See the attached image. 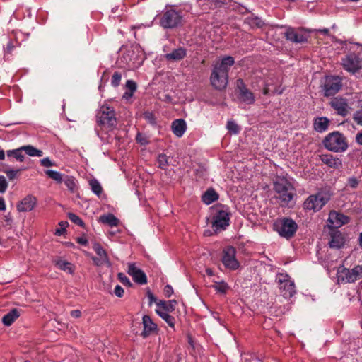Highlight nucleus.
I'll return each instance as SVG.
<instances>
[{
  "mask_svg": "<svg viewBox=\"0 0 362 362\" xmlns=\"http://www.w3.org/2000/svg\"><path fill=\"white\" fill-rule=\"evenodd\" d=\"M21 171L20 169L17 170H5V173L6 174L8 178L10 180H13L17 175V174Z\"/></svg>",
  "mask_w": 362,
  "mask_h": 362,
  "instance_id": "obj_49",
  "label": "nucleus"
},
{
  "mask_svg": "<svg viewBox=\"0 0 362 362\" xmlns=\"http://www.w3.org/2000/svg\"><path fill=\"white\" fill-rule=\"evenodd\" d=\"M114 293L116 296L122 298L124 296V291L122 286L117 285L114 289Z\"/></svg>",
  "mask_w": 362,
  "mask_h": 362,
  "instance_id": "obj_51",
  "label": "nucleus"
},
{
  "mask_svg": "<svg viewBox=\"0 0 362 362\" xmlns=\"http://www.w3.org/2000/svg\"><path fill=\"white\" fill-rule=\"evenodd\" d=\"M6 210V204L4 198L0 197V211Z\"/></svg>",
  "mask_w": 362,
  "mask_h": 362,
  "instance_id": "obj_62",
  "label": "nucleus"
},
{
  "mask_svg": "<svg viewBox=\"0 0 362 362\" xmlns=\"http://www.w3.org/2000/svg\"><path fill=\"white\" fill-rule=\"evenodd\" d=\"M337 276L338 282L354 283L362 276V265H357L351 269L340 266L337 269Z\"/></svg>",
  "mask_w": 362,
  "mask_h": 362,
  "instance_id": "obj_7",
  "label": "nucleus"
},
{
  "mask_svg": "<svg viewBox=\"0 0 362 362\" xmlns=\"http://www.w3.org/2000/svg\"><path fill=\"white\" fill-rule=\"evenodd\" d=\"M146 296L149 299V304L150 305H151L154 302L157 303L156 297L154 296V295L153 294V293L151 291V290L149 288H148L147 291H146Z\"/></svg>",
  "mask_w": 362,
  "mask_h": 362,
  "instance_id": "obj_56",
  "label": "nucleus"
},
{
  "mask_svg": "<svg viewBox=\"0 0 362 362\" xmlns=\"http://www.w3.org/2000/svg\"><path fill=\"white\" fill-rule=\"evenodd\" d=\"M127 273L136 284L141 285L147 284L148 280L146 274L141 269L138 268L135 263H129L128 264Z\"/></svg>",
  "mask_w": 362,
  "mask_h": 362,
  "instance_id": "obj_16",
  "label": "nucleus"
},
{
  "mask_svg": "<svg viewBox=\"0 0 362 362\" xmlns=\"http://www.w3.org/2000/svg\"><path fill=\"white\" fill-rule=\"evenodd\" d=\"M251 21L252 24L256 25L257 28H262L264 24L262 20L258 17L252 18Z\"/></svg>",
  "mask_w": 362,
  "mask_h": 362,
  "instance_id": "obj_54",
  "label": "nucleus"
},
{
  "mask_svg": "<svg viewBox=\"0 0 362 362\" xmlns=\"http://www.w3.org/2000/svg\"><path fill=\"white\" fill-rule=\"evenodd\" d=\"M100 221L103 223L107 224L111 227L117 226L119 223V219L112 214H108L101 216L100 217Z\"/></svg>",
  "mask_w": 362,
  "mask_h": 362,
  "instance_id": "obj_31",
  "label": "nucleus"
},
{
  "mask_svg": "<svg viewBox=\"0 0 362 362\" xmlns=\"http://www.w3.org/2000/svg\"><path fill=\"white\" fill-rule=\"evenodd\" d=\"M117 279L125 286L129 287V288L132 286V282L130 281L129 278L124 273H122V272L118 273Z\"/></svg>",
  "mask_w": 362,
  "mask_h": 362,
  "instance_id": "obj_43",
  "label": "nucleus"
},
{
  "mask_svg": "<svg viewBox=\"0 0 362 362\" xmlns=\"http://www.w3.org/2000/svg\"><path fill=\"white\" fill-rule=\"evenodd\" d=\"M356 142L359 145H362V130L356 134Z\"/></svg>",
  "mask_w": 362,
  "mask_h": 362,
  "instance_id": "obj_61",
  "label": "nucleus"
},
{
  "mask_svg": "<svg viewBox=\"0 0 362 362\" xmlns=\"http://www.w3.org/2000/svg\"><path fill=\"white\" fill-rule=\"evenodd\" d=\"M341 64L345 71L355 74L362 69V57L358 53L350 52L341 59Z\"/></svg>",
  "mask_w": 362,
  "mask_h": 362,
  "instance_id": "obj_10",
  "label": "nucleus"
},
{
  "mask_svg": "<svg viewBox=\"0 0 362 362\" xmlns=\"http://www.w3.org/2000/svg\"><path fill=\"white\" fill-rule=\"evenodd\" d=\"M126 86L131 91L130 95L136 90V83L132 80H128L126 83Z\"/></svg>",
  "mask_w": 362,
  "mask_h": 362,
  "instance_id": "obj_50",
  "label": "nucleus"
},
{
  "mask_svg": "<svg viewBox=\"0 0 362 362\" xmlns=\"http://www.w3.org/2000/svg\"><path fill=\"white\" fill-rule=\"evenodd\" d=\"M23 150L30 156L41 157L43 155V152L31 145L23 146Z\"/></svg>",
  "mask_w": 362,
  "mask_h": 362,
  "instance_id": "obj_35",
  "label": "nucleus"
},
{
  "mask_svg": "<svg viewBox=\"0 0 362 362\" xmlns=\"http://www.w3.org/2000/svg\"><path fill=\"white\" fill-rule=\"evenodd\" d=\"M274 190L276 193L275 198L282 207L288 206L295 195L293 185L286 179L275 181Z\"/></svg>",
  "mask_w": 362,
  "mask_h": 362,
  "instance_id": "obj_2",
  "label": "nucleus"
},
{
  "mask_svg": "<svg viewBox=\"0 0 362 362\" xmlns=\"http://www.w3.org/2000/svg\"><path fill=\"white\" fill-rule=\"evenodd\" d=\"M359 185V180L356 177H350L347 180L346 187H350L352 189H356Z\"/></svg>",
  "mask_w": 362,
  "mask_h": 362,
  "instance_id": "obj_45",
  "label": "nucleus"
},
{
  "mask_svg": "<svg viewBox=\"0 0 362 362\" xmlns=\"http://www.w3.org/2000/svg\"><path fill=\"white\" fill-rule=\"evenodd\" d=\"M122 79V74L119 71H115L112 76L111 85L114 87H117Z\"/></svg>",
  "mask_w": 362,
  "mask_h": 362,
  "instance_id": "obj_44",
  "label": "nucleus"
},
{
  "mask_svg": "<svg viewBox=\"0 0 362 362\" xmlns=\"http://www.w3.org/2000/svg\"><path fill=\"white\" fill-rule=\"evenodd\" d=\"M285 37L286 40L296 43H302L308 40V37L305 35L300 32L296 31L292 28H288L286 33Z\"/></svg>",
  "mask_w": 362,
  "mask_h": 362,
  "instance_id": "obj_21",
  "label": "nucleus"
},
{
  "mask_svg": "<svg viewBox=\"0 0 362 362\" xmlns=\"http://www.w3.org/2000/svg\"><path fill=\"white\" fill-rule=\"evenodd\" d=\"M276 281L279 285L281 296L285 298H290L295 295V284L287 274H277Z\"/></svg>",
  "mask_w": 362,
  "mask_h": 362,
  "instance_id": "obj_9",
  "label": "nucleus"
},
{
  "mask_svg": "<svg viewBox=\"0 0 362 362\" xmlns=\"http://www.w3.org/2000/svg\"><path fill=\"white\" fill-rule=\"evenodd\" d=\"M136 141L138 144L146 146L149 144L148 138L141 132H138L136 136Z\"/></svg>",
  "mask_w": 362,
  "mask_h": 362,
  "instance_id": "obj_47",
  "label": "nucleus"
},
{
  "mask_svg": "<svg viewBox=\"0 0 362 362\" xmlns=\"http://www.w3.org/2000/svg\"><path fill=\"white\" fill-rule=\"evenodd\" d=\"M54 264L59 269L64 272H67L71 274H72L74 272V267L71 262H69L67 261L58 259L54 262Z\"/></svg>",
  "mask_w": 362,
  "mask_h": 362,
  "instance_id": "obj_32",
  "label": "nucleus"
},
{
  "mask_svg": "<svg viewBox=\"0 0 362 362\" xmlns=\"http://www.w3.org/2000/svg\"><path fill=\"white\" fill-rule=\"evenodd\" d=\"M322 144L327 150L334 153L345 152L349 148L347 138L339 131L329 133Z\"/></svg>",
  "mask_w": 362,
  "mask_h": 362,
  "instance_id": "obj_1",
  "label": "nucleus"
},
{
  "mask_svg": "<svg viewBox=\"0 0 362 362\" xmlns=\"http://www.w3.org/2000/svg\"><path fill=\"white\" fill-rule=\"evenodd\" d=\"M158 166L165 170L168 166V157L165 154H160L158 157Z\"/></svg>",
  "mask_w": 362,
  "mask_h": 362,
  "instance_id": "obj_40",
  "label": "nucleus"
},
{
  "mask_svg": "<svg viewBox=\"0 0 362 362\" xmlns=\"http://www.w3.org/2000/svg\"><path fill=\"white\" fill-rule=\"evenodd\" d=\"M226 128L230 133L233 134H238L240 131V127L233 120L228 121Z\"/></svg>",
  "mask_w": 362,
  "mask_h": 362,
  "instance_id": "obj_38",
  "label": "nucleus"
},
{
  "mask_svg": "<svg viewBox=\"0 0 362 362\" xmlns=\"http://www.w3.org/2000/svg\"><path fill=\"white\" fill-rule=\"evenodd\" d=\"M41 165L45 167H51L54 164L49 158H45L40 160Z\"/></svg>",
  "mask_w": 362,
  "mask_h": 362,
  "instance_id": "obj_57",
  "label": "nucleus"
},
{
  "mask_svg": "<svg viewBox=\"0 0 362 362\" xmlns=\"http://www.w3.org/2000/svg\"><path fill=\"white\" fill-rule=\"evenodd\" d=\"M236 88L238 90V98L243 103L247 105H252L255 102V98L253 94L246 86L242 78L236 81Z\"/></svg>",
  "mask_w": 362,
  "mask_h": 362,
  "instance_id": "obj_12",
  "label": "nucleus"
},
{
  "mask_svg": "<svg viewBox=\"0 0 362 362\" xmlns=\"http://www.w3.org/2000/svg\"><path fill=\"white\" fill-rule=\"evenodd\" d=\"M91 259L93 261L95 265L98 266V267H100V266H102L103 264H105V262L103 261V259L102 258H100V257H94V256H91Z\"/></svg>",
  "mask_w": 362,
  "mask_h": 362,
  "instance_id": "obj_55",
  "label": "nucleus"
},
{
  "mask_svg": "<svg viewBox=\"0 0 362 362\" xmlns=\"http://www.w3.org/2000/svg\"><path fill=\"white\" fill-rule=\"evenodd\" d=\"M206 274H207L208 276H213V275H214V272H213V270H212L211 269H210V268H207V269H206Z\"/></svg>",
  "mask_w": 362,
  "mask_h": 362,
  "instance_id": "obj_63",
  "label": "nucleus"
},
{
  "mask_svg": "<svg viewBox=\"0 0 362 362\" xmlns=\"http://www.w3.org/2000/svg\"><path fill=\"white\" fill-rule=\"evenodd\" d=\"M329 219H332L331 220L332 223H335L339 227L342 225L347 224L350 221V218L349 216L336 211L330 213Z\"/></svg>",
  "mask_w": 362,
  "mask_h": 362,
  "instance_id": "obj_25",
  "label": "nucleus"
},
{
  "mask_svg": "<svg viewBox=\"0 0 362 362\" xmlns=\"http://www.w3.org/2000/svg\"><path fill=\"white\" fill-rule=\"evenodd\" d=\"M331 107L335 110L337 115L346 117L349 112L348 100L341 96L334 97L329 102Z\"/></svg>",
  "mask_w": 362,
  "mask_h": 362,
  "instance_id": "obj_14",
  "label": "nucleus"
},
{
  "mask_svg": "<svg viewBox=\"0 0 362 362\" xmlns=\"http://www.w3.org/2000/svg\"><path fill=\"white\" fill-rule=\"evenodd\" d=\"M353 119L357 123V124L362 126V114L361 112H356L354 114Z\"/></svg>",
  "mask_w": 362,
  "mask_h": 362,
  "instance_id": "obj_52",
  "label": "nucleus"
},
{
  "mask_svg": "<svg viewBox=\"0 0 362 362\" xmlns=\"http://www.w3.org/2000/svg\"><path fill=\"white\" fill-rule=\"evenodd\" d=\"M173 134L177 137H182L187 130V124L183 119H177L171 125Z\"/></svg>",
  "mask_w": 362,
  "mask_h": 362,
  "instance_id": "obj_23",
  "label": "nucleus"
},
{
  "mask_svg": "<svg viewBox=\"0 0 362 362\" xmlns=\"http://www.w3.org/2000/svg\"><path fill=\"white\" fill-rule=\"evenodd\" d=\"M236 251L234 247L228 246L223 251L222 262L223 265L230 269H237L240 264L235 258Z\"/></svg>",
  "mask_w": 362,
  "mask_h": 362,
  "instance_id": "obj_13",
  "label": "nucleus"
},
{
  "mask_svg": "<svg viewBox=\"0 0 362 362\" xmlns=\"http://www.w3.org/2000/svg\"><path fill=\"white\" fill-rule=\"evenodd\" d=\"M144 118L151 124H156V118L154 114L151 112L146 111L144 113Z\"/></svg>",
  "mask_w": 362,
  "mask_h": 362,
  "instance_id": "obj_46",
  "label": "nucleus"
},
{
  "mask_svg": "<svg viewBox=\"0 0 362 362\" xmlns=\"http://www.w3.org/2000/svg\"><path fill=\"white\" fill-rule=\"evenodd\" d=\"M37 204V198L33 195H27L17 205V209L21 212L32 211Z\"/></svg>",
  "mask_w": 362,
  "mask_h": 362,
  "instance_id": "obj_20",
  "label": "nucleus"
},
{
  "mask_svg": "<svg viewBox=\"0 0 362 362\" xmlns=\"http://www.w3.org/2000/svg\"><path fill=\"white\" fill-rule=\"evenodd\" d=\"M23 152V147L21 146L16 149L8 150L6 151V155L8 158L12 157L19 162H23L25 159V156Z\"/></svg>",
  "mask_w": 362,
  "mask_h": 362,
  "instance_id": "obj_33",
  "label": "nucleus"
},
{
  "mask_svg": "<svg viewBox=\"0 0 362 362\" xmlns=\"http://www.w3.org/2000/svg\"><path fill=\"white\" fill-rule=\"evenodd\" d=\"M332 193L328 189H320L316 194L310 195L303 202V208L306 210L319 211L330 200Z\"/></svg>",
  "mask_w": 362,
  "mask_h": 362,
  "instance_id": "obj_4",
  "label": "nucleus"
},
{
  "mask_svg": "<svg viewBox=\"0 0 362 362\" xmlns=\"http://www.w3.org/2000/svg\"><path fill=\"white\" fill-rule=\"evenodd\" d=\"M45 174L57 183H62L63 182V176L59 172L53 170H45Z\"/></svg>",
  "mask_w": 362,
  "mask_h": 362,
  "instance_id": "obj_37",
  "label": "nucleus"
},
{
  "mask_svg": "<svg viewBox=\"0 0 362 362\" xmlns=\"http://www.w3.org/2000/svg\"><path fill=\"white\" fill-rule=\"evenodd\" d=\"M20 316V311L17 308L12 309L2 318V322L6 326H10Z\"/></svg>",
  "mask_w": 362,
  "mask_h": 362,
  "instance_id": "obj_29",
  "label": "nucleus"
},
{
  "mask_svg": "<svg viewBox=\"0 0 362 362\" xmlns=\"http://www.w3.org/2000/svg\"><path fill=\"white\" fill-rule=\"evenodd\" d=\"M342 87V79L339 76H329L325 78L323 86L324 95H334Z\"/></svg>",
  "mask_w": 362,
  "mask_h": 362,
  "instance_id": "obj_11",
  "label": "nucleus"
},
{
  "mask_svg": "<svg viewBox=\"0 0 362 362\" xmlns=\"http://www.w3.org/2000/svg\"><path fill=\"white\" fill-rule=\"evenodd\" d=\"M228 78V74H223L212 69L210 83L215 89L222 90L227 87Z\"/></svg>",
  "mask_w": 362,
  "mask_h": 362,
  "instance_id": "obj_15",
  "label": "nucleus"
},
{
  "mask_svg": "<svg viewBox=\"0 0 362 362\" xmlns=\"http://www.w3.org/2000/svg\"><path fill=\"white\" fill-rule=\"evenodd\" d=\"M63 182H64L66 187L71 191L74 192L76 187V180L72 176H66L65 179H63Z\"/></svg>",
  "mask_w": 362,
  "mask_h": 362,
  "instance_id": "obj_39",
  "label": "nucleus"
},
{
  "mask_svg": "<svg viewBox=\"0 0 362 362\" xmlns=\"http://www.w3.org/2000/svg\"><path fill=\"white\" fill-rule=\"evenodd\" d=\"M89 185L92 192L100 197L103 193V188L100 182L96 179H91L89 181Z\"/></svg>",
  "mask_w": 362,
  "mask_h": 362,
  "instance_id": "obj_36",
  "label": "nucleus"
},
{
  "mask_svg": "<svg viewBox=\"0 0 362 362\" xmlns=\"http://www.w3.org/2000/svg\"><path fill=\"white\" fill-rule=\"evenodd\" d=\"M159 23L165 29H173L182 26L184 23V16L182 11H177L172 7L166 8L158 17Z\"/></svg>",
  "mask_w": 362,
  "mask_h": 362,
  "instance_id": "obj_3",
  "label": "nucleus"
},
{
  "mask_svg": "<svg viewBox=\"0 0 362 362\" xmlns=\"http://www.w3.org/2000/svg\"><path fill=\"white\" fill-rule=\"evenodd\" d=\"M163 293L165 297L169 298L173 293V288L170 285H166L164 287Z\"/></svg>",
  "mask_w": 362,
  "mask_h": 362,
  "instance_id": "obj_53",
  "label": "nucleus"
},
{
  "mask_svg": "<svg viewBox=\"0 0 362 362\" xmlns=\"http://www.w3.org/2000/svg\"><path fill=\"white\" fill-rule=\"evenodd\" d=\"M76 242L82 245H86L88 244V240L85 237H78Z\"/></svg>",
  "mask_w": 362,
  "mask_h": 362,
  "instance_id": "obj_59",
  "label": "nucleus"
},
{
  "mask_svg": "<svg viewBox=\"0 0 362 362\" xmlns=\"http://www.w3.org/2000/svg\"><path fill=\"white\" fill-rule=\"evenodd\" d=\"M358 245L360 246L361 248H362V233H361L359 234V237H358Z\"/></svg>",
  "mask_w": 362,
  "mask_h": 362,
  "instance_id": "obj_64",
  "label": "nucleus"
},
{
  "mask_svg": "<svg viewBox=\"0 0 362 362\" xmlns=\"http://www.w3.org/2000/svg\"><path fill=\"white\" fill-rule=\"evenodd\" d=\"M156 313L166 322V323L170 327H174L175 323V319L173 316L168 314V313L163 312L161 310H156Z\"/></svg>",
  "mask_w": 362,
  "mask_h": 362,
  "instance_id": "obj_34",
  "label": "nucleus"
},
{
  "mask_svg": "<svg viewBox=\"0 0 362 362\" xmlns=\"http://www.w3.org/2000/svg\"><path fill=\"white\" fill-rule=\"evenodd\" d=\"M234 64L235 60L233 57L226 56L214 64L213 69L223 74H228L229 70Z\"/></svg>",
  "mask_w": 362,
  "mask_h": 362,
  "instance_id": "obj_17",
  "label": "nucleus"
},
{
  "mask_svg": "<svg viewBox=\"0 0 362 362\" xmlns=\"http://www.w3.org/2000/svg\"><path fill=\"white\" fill-rule=\"evenodd\" d=\"M176 304L177 301L175 300L168 301L159 300L156 303L157 306L160 308L159 310L166 313L174 311Z\"/></svg>",
  "mask_w": 362,
  "mask_h": 362,
  "instance_id": "obj_30",
  "label": "nucleus"
},
{
  "mask_svg": "<svg viewBox=\"0 0 362 362\" xmlns=\"http://www.w3.org/2000/svg\"><path fill=\"white\" fill-rule=\"evenodd\" d=\"M273 228L281 237L288 240L293 238L296 234L298 225L291 218L284 217L278 218L274 222Z\"/></svg>",
  "mask_w": 362,
  "mask_h": 362,
  "instance_id": "obj_5",
  "label": "nucleus"
},
{
  "mask_svg": "<svg viewBox=\"0 0 362 362\" xmlns=\"http://www.w3.org/2000/svg\"><path fill=\"white\" fill-rule=\"evenodd\" d=\"M8 187V182L4 176L0 175V193H4Z\"/></svg>",
  "mask_w": 362,
  "mask_h": 362,
  "instance_id": "obj_48",
  "label": "nucleus"
},
{
  "mask_svg": "<svg viewBox=\"0 0 362 362\" xmlns=\"http://www.w3.org/2000/svg\"><path fill=\"white\" fill-rule=\"evenodd\" d=\"M93 250L96 252L98 257L102 258L105 262V265L111 267L112 264L109 259L108 255L106 250L102 247L98 243H95L93 245Z\"/></svg>",
  "mask_w": 362,
  "mask_h": 362,
  "instance_id": "obj_28",
  "label": "nucleus"
},
{
  "mask_svg": "<svg viewBox=\"0 0 362 362\" xmlns=\"http://www.w3.org/2000/svg\"><path fill=\"white\" fill-rule=\"evenodd\" d=\"M215 291L221 293H226L228 289V286L226 283L222 281L216 283V284L212 286Z\"/></svg>",
  "mask_w": 362,
  "mask_h": 362,
  "instance_id": "obj_42",
  "label": "nucleus"
},
{
  "mask_svg": "<svg viewBox=\"0 0 362 362\" xmlns=\"http://www.w3.org/2000/svg\"><path fill=\"white\" fill-rule=\"evenodd\" d=\"M142 324L144 329L141 333V336L143 338H147L153 333L158 332L157 325L153 321L149 315H145L143 316Z\"/></svg>",
  "mask_w": 362,
  "mask_h": 362,
  "instance_id": "obj_18",
  "label": "nucleus"
},
{
  "mask_svg": "<svg viewBox=\"0 0 362 362\" xmlns=\"http://www.w3.org/2000/svg\"><path fill=\"white\" fill-rule=\"evenodd\" d=\"M70 315L71 317L74 318H78L81 317V313L79 310H74L71 311Z\"/></svg>",
  "mask_w": 362,
  "mask_h": 362,
  "instance_id": "obj_60",
  "label": "nucleus"
},
{
  "mask_svg": "<svg viewBox=\"0 0 362 362\" xmlns=\"http://www.w3.org/2000/svg\"><path fill=\"white\" fill-rule=\"evenodd\" d=\"M219 195L214 188L208 189L202 196V201L209 205L218 199Z\"/></svg>",
  "mask_w": 362,
  "mask_h": 362,
  "instance_id": "obj_27",
  "label": "nucleus"
},
{
  "mask_svg": "<svg viewBox=\"0 0 362 362\" xmlns=\"http://www.w3.org/2000/svg\"><path fill=\"white\" fill-rule=\"evenodd\" d=\"M329 123V119L326 117L315 118L313 121V129L317 132H324L327 130Z\"/></svg>",
  "mask_w": 362,
  "mask_h": 362,
  "instance_id": "obj_24",
  "label": "nucleus"
},
{
  "mask_svg": "<svg viewBox=\"0 0 362 362\" xmlns=\"http://www.w3.org/2000/svg\"><path fill=\"white\" fill-rule=\"evenodd\" d=\"M14 47V45H13V42L11 41H9L6 47L4 48V51L6 53L11 54L13 49Z\"/></svg>",
  "mask_w": 362,
  "mask_h": 362,
  "instance_id": "obj_58",
  "label": "nucleus"
},
{
  "mask_svg": "<svg viewBox=\"0 0 362 362\" xmlns=\"http://www.w3.org/2000/svg\"><path fill=\"white\" fill-rule=\"evenodd\" d=\"M345 242V237L339 230H333L330 232L329 245L331 248L341 249L344 247Z\"/></svg>",
  "mask_w": 362,
  "mask_h": 362,
  "instance_id": "obj_19",
  "label": "nucleus"
},
{
  "mask_svg": "<svg viewBox=\"0 0 362 362\" xmlns=\"http://www.w3.org/2000/svg\"><path fill=\"white\" fill-rule=\"evenodd\" d=\"M187 55V50L184 47H179L173 49L171 52L165 54V58L171 61H180Z\"/></svg>",
  "mask_w": 362,
  "mask_h": 362,
  "instance_id": "obj_26",
  "label": "nucleus"
},
{
  "mask_svg": "<svg viewBox=\"0 0 362 362\" xmlns=\"http://www.w3.org/2000/svg\"><path fill=\"white\" fill-rule=\"evenodd\" d=\"M97 123L102 128L114 129L117 125L115 112L113 107L103 105L96 115Z\"/></svg>",
  "mask_w": 362,
  "mask_h": 362,
  "instance_id": "obj_6",
  "label": "nucleus"
},
{
  "mask_svg": "<svg viewBox=\"0 0 362 362\" xmlns=\"http://www.w3.org/2000/svg\"><path fill=\"white\" fill-rule=\"evenodd\" d=\"M320 160L329 168H339L342 166L340 158L334 157L332 154H322L319 156Z\"/></svg>",
  "mask_w": 362,
  "mask_h": 362,
  "instance_id": "obj_22",
  "label": "nucleus"
},
{
  "mask_svg": "<svg viewBox=\"0 0 362 362\" xmlns=\"http://www.w3.org/2000/svg\"><path fill=\"white\" fill-rule=\"evenodd\" d=\"M221 209H218L212 217V228L218 231L225 230L230 224V212L229 208L225 205H221Z\"/></svg>",
  "mask_w": 362,
  "mask_h": 362,
  "instance_id": "obj_8",
  "label": "nucleus"
},
{
  "mask_svg": "<svg viewBox=\"0 0 362 362\" xmlns=\"http://www.w3.org/2000/svg\"><path fill=\"white\" fill-rule=\"evenodd\" d=\"M68 217H69V220L71 222H73L74 223H75L79 226H81L83 228L85 226V223H84L83 221L76 214H75L74 213H69Z\"/></svg>",
  "mask_w": 362,
  "mask_h": 362,
  "instance_id": "obj_41",
  "label": "nucleus"
}]
</instances>
